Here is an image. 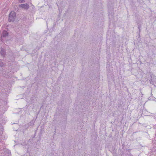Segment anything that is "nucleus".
<instances>
[{
    "instance_id": "nucleus-2",
    "label": "nucleus",
    "mask_w": 156,
    "mask_h": 156,
    "mask_svg": "<svg viewBox=\"0 0 156 156\" xmlns=\"http://www.w3.org/2000/svg\"><path fill=\"white\" fill-rule=\"evenodd\" d=\"M19 7L20 9H27L29 8V5L27 3L19 5Z\"/></svg>"
},
{
    "instance_id": "nucleus-7",
    "label": "nucleus",
    "mask_w": 156,
    "mask_h": 156,
    "mask_svg": "<svg viewBox=\"0 0 156 156\" xmlns=\"http://www.w3.org/2000/svg\"><path fill=\"white\" fill-rule=\"evenodd\" d=\"M19 0V1L21 3L24 2V0Z\"/></svg>"
},
{
    "instance_id": "nucleus-6",
    "label": "nucleus",
    "mask_w": 156,
    "mask_h": 156,
    "mask_svg": "<svg viewBox=\"0 0 156 156\" xmlns=\"http://www.w3.org/2000/svg\"><path fill=\"white\" fill-rule=\"evenodd\" d=\"M138 28L139 30V32H140V26L139 25L138 27Z\"/></svg>"
},
{
    "instance_id": "nucleus-5",
    "label": "nucleus",
    "mask_w": 156,
    "mask_h": 156,
    "mask_svg": "<svg viewBox=\"0 0 156 156\" xmlns=\"http://www.w3.org/2000/svg\"><path fill=\"white\" fill-rule=\"evenodd\" d=\"M5 66V64L2 62V61L0 59V66L1 67H3Z\"/></svg>"
},
{
    "instance_id": "nucleus-3",
    "label": "nucleus",
    "mask_w": 156,
    "mask_h": 156,
    "mask_svg": "<svg viewBox=\"0 0 156 156\" xmlns=\"http://www.w3.org/2000/svg\"><path fill=\"white\" fill-rule=\"evenodd\" d=\"M0 53L1 54V55L3 57L5 56V50L3 49V48H1Z\"/></svg>"
},
{
    "instance_id": "nucleus-1",
    "label": "nucleus",
    "mask_w": 156,
    "mask_h": 156,
    "mask_svg": "<svg viewBox=\"0 0 156 156\" xmlns=\"http://www.w3.org/2000/svg\"><path fill=\"white\" fill-rule=\"evenodd\" d=\"M16 17V13L14 11H11L9 14L8 20L9 22H13L14 21Z\"/></svg>"
},
{
    "instance_id": "nucleus-4",
    "label": "nucleus",
    "mask_w": 156,
    "mask_h": 156,
    "mask_svg": "<svg viewBox=\"0 0 156 156\" xmlns=\"http://www.w3.org/2000/svg\"><path fill=\"white\" fill-rule=\"evenodd\" d=\"M8 35V32L6 31H4L3 32L2 35L3 37L7 36Z\"/></svg>"
}]
</instances>
